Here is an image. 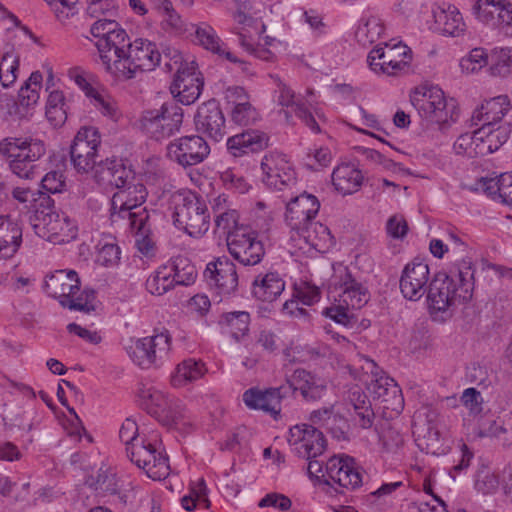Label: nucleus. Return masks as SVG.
I'll return each mask as SVG.
<instances>
[{
  "instance_id": "obj_54",
  "label": "nucleus",
  "mask_w": 512,
  "mask_h": 512,
  "mask_svg": "<svg viewBox=\"0 0 512 512\" xmlns=\"http://www.w3.org/2000/svg\"><path fill=\"white\" fill-rule=\"evenodd\" d=\"M488 64V54L483 48H474L460 61L462 72L472 74Z\"/></svg>"
},
{
  "instance_id": "obj_21",
  "label": "nucleus",
  "mask_w": 512,
  "mask_h": 512,
  "mask_svg": "<svg viewBox=\"0 0 512 512\" xmlns=\"http://www.w3.org/2000/svg\"><path fill=\"white\" fill-rule=\"evenodd\" d=\"M43 214L39 223L33 224L35 233L54 244H62L74 239L77 234L75 224L65 214L49 211Z\"/></svg>"
},
{
  "instance_id": "obj_61",
  "label": "nucleus",
  "mask_w": 512,
  "mask_h": 512,
  "mask_svg": "<svg viewBox=\"0 0 512 512\" xmlns=\"http://www.w3.org/2000/svg\"><path fill=\"white\" fill-rule=\"evenodd\" d=\"M239 214L235 209H226L220 211V214L215 216V223L218 229L223 230L224 233L229 236V233H233L238 227Z\"/></svg>"
},
{
  "instance_id": "obj_13",
  "label": "nucleus",
  "mask_w": 512,
  "mask_h": 512,
  "mask_svg": "<svg viewBox=\"0 0 512 512\" xmlns=\"http://www.w3.org/2000/svg\"><path fill=\"white\" fill-rule=\"evenodd\" d=\"M328 380L308 370L298 368L287 377L286 384L282 385V392L287 397L299 393L303 400L316 402L321 400L327 393Z\"/></svg>"
},
{
  "instance_id": "obj_36",
  "label": "nucleus",
  "mask_w": 512,
  "mask_h": 512,
  "mask_svg": "<svg viewBox=\"0 0 512 512\" xmlns=\"http://www.w3.org/2000/svg\"><path fill=\"white\" fill-rule=\"evenodd\" d=\"M21 223L10 216L0 217V259L12 258L22 244Z\"/></svg>"
},
{
  "instance_id": "obj_31",
  "label": "nucleus",
  "mask_w": 512,
  "mask_h": 512,
  "mask_svg": "<svg viewBox=\"0 0 512 512\" xmlns=\"http://www.w3.org/2000/svg\"><path fill=\"white\" fill-rule=\"evenodd\" d=\"M433 30L452 37L460 36L466 30L463 17L454 5L443 3L433 9Z\"/></svg>"
},
{
  "instance_id": "obj_1",
  "label": "nucleus",
  "mask_w": 512,
  "mask_h": 512,
  "mask_svg": "<svg viewBox=\"0 0 512 512\" xmlns=\"http://www.w3.org/2000/svg\"><path fill=\"white\" fill-rule=\"evenodd\" d=\"M474 269L470 260H462L449 273L439 272L430 281L427 301L432 315L454 311L473 295Z\"/></svg>"
},
{
  "instance_id": "obj_6",
  "label": "nucleus",
  "mask_w": 512,
  "mask_h": 512,
  "mask_svg": "<svg viewBox=\"0 0 512 512\" xmlns=\"http://www.w3.org/2000/svg\"><path fill=\"white\" fill-rule=\"evenodd\" d=\"M174 223L192 237H199L208 231L209 214L205 202L194 193L173 196Z\"/></svg>"
},
{
  "instance_id": "obj_33",
  "label": "nucleus",
  "mask_w": 512,
  "mask_h": 512,
  "mask_svg": "<svg viewBox=\"0 0 512 512\" xmlns=\"http://www.w3.org/2000/svg\"><path fill=\"white\" fill-rule=\"evenodd\" d=\"M284 398L287 394L282 392V385L264 391L251 388L243 394V401L249 408L263 410L275 418L280 413V402Z\"/></svg>"
},
{
  "instance_id": "obj_15",
  "label": "nucleus",
  "mask_w": 512,
  "mask_h": 512,
  "mask_svg": "<svg viewBox=\"0 0 512 512\" xmlns=\"http://www.w3.org/2000/svg\"><path fill=\"white\" fill-rule=\"evenodd\" d=\"M100 135L94 127L81 128L71 145L70 157L74 168L80 173H88L96 164Z\"/></svg>"
},
{
  "instance_id": "obj_2",
  "label": "nucleus",
  "mask_w": 512,
  "mask_h": 512,
  "mask_svg": "<svg viewBox=\"0 0 512 512\" xmlns=\"http://www.w3.org/2000/svg\"><path fill=\"white\" fill-rule=\"evenodd\" d=\"M329 290L334 297L339 298L340 304L327 308L326 315L344 325L349 322L348 308L359 309L370 297L368 288L343 265L333 267Z\"/></svg>"
},
{
  "instance_id": "obj_5",
  "label": "nucleus",
  "mask_w": 512,
  "mask_h": 512,
  "mask_svg": "<svg viewBox=\"0 0 512 512\" xmlns=\"http://www.w3.org/2000/svg\"><path fill=\"white\" fill-rule=\"evenodd\" d=\"M411 104L419 115L439 125L455 122L458 111L453 99L447 101L444 92L438 87H419L410 96Z\"/></svg>"
},
{
  "instance_id": "obj_49",
  "label": "nucleus",
  "mask_w": 512,
  "mask_h": 512,
  "mask_svg": "<svg viewBox=\"0 0 512 512\" xmlns=\"http://www.w3.org/2000/svg\"><path fill=\"white\" fill-rule=\"evenodd\" d=\"M511 131V125L508 123L500 124L496 128L494 126L480 127V134L483 135L487 154L498 150L506 143Z\"/></svg>"
},
{
  "instance_id": "obj_42",
  "label": "nucleus",
  "mask_w": 512,
  "mask_h": 512,
  "mask_svg": "<svg viewBox=\"0 0 512 512\" xmlns=\"http://www.w3.org/2000/svg\"><path fill=\"white\" fill-rule=\"evenodd\" d=\"M97 174L100 181L115 186L118 190L131 185L129 183V179L132 178L131 171L116 160L101 163L98 166Z\"/></svg>"
},
{
  "instance_id": "obj_56",
  "label": "nucleus",
  "mask_w": 512,
  "mask_h": 512,
  "mask_svg": "<svg viewBox=\"0 0 512 512\" xmlns=\"http://www.w3.org/2000/svg\"><path fill=\"white\" fill-rule=\"evenodd\" d=\"M168 9L161 11L163 14L162 28L172 34L182 35L189 29L187 24L182 20L181 16L174 10L172 4Z\"/></svg>"
},
{
  "instance_id": "obj_34",
  "label": "nucleus",
  "mask_w": 512,
  "mask_h": 512,
  "mask_svg": "<svg viewBox=\"0 0 512 512\" xmlns=\"http://www.w3.org/2000/svg\"><path fill=\"white\" fill-rule=\"evenodd\" d=\"M44 290L61 304L64 298H69L73 292L80 290L78 274L74 270H57L46 277Z\"/></svg>"
},
{
  "instance_id": "obj_57",
  "label": "nucleus",
  "mask_w": 512,
  "mask_h": 512,
  "mask_svg": "<svg viewBox=\"0 0 512 512\" xmlns=\"http://www.w3.org/2000/svg\"><path fill=\"white\" fill-rule=\"evenodd\" d=\"M258 117V112L249 101L240 102L231 109V119L238 125L246 126L253 124Z\"/></svg>"
},
{
  "instance_id": "obj_53",
  "label": "nucleus",
  "mask_w": 512,
  "mask_h": 512,
  "mask_svg": "<svg viewBox=\"0 0 512 512\" xmlns=\"http://www.w3.org/2000/svg\"><path fill=\"white\" fill-rule=\"evenodd\" d=\"M136 233V244L138 250L145 256H152L155 251V242L150 237V219L143 221V224H129Z\"/></svg>"
},
{
  "instance_id": "obj_55",
  "label": "nucleus",
  "mask_w": 512,
  "mask_h": 512,
  "mask_svg": "<svg viewBox=\"0 0 512 512\" xmlns=\"http://www.w3.org/2000/svg\"><path fill=\"white\" fill-rule=\"evenodd\" d=\"M96 263L104 267H113L120 260V249L112 242H102L97 244Z\"/></svg>"
},
{
  "instance_id": "obj_28",
  "label": "nucleus",
  "mask_w": 512,
  "mask_h": 512,
  "mask_svg": "<svg viewBox=\"0 0 512 512\" xmlns=\"http://www.w3.org/2000/svg\"><path fill=\"white\" fill-rule=\"evenodd\" d=\"M191 28L194 30L193 42L203 49L224 57L226 60L232 63H240L244 67L243 71L246 70V62L237 58L231 51L228 50L226 44L218 36L216 30L207 22H199L197 24H191Z\"/></svg>"
},
{
  "instance_id": "obj_50",
  "label": "nucleus",
  "mask_w": 512,
  "mask_h": 512,
  "mask_svg": "<svg viewBox=\"0 0 512 512\" xmlns=\"http://www.w3.org/2000/svg\"><path fill=\"white\" fill-rule=\"evenodd\" d=\"M96 292L93 289L85 288L83 291H75L69 298L61 301V306L70 310L83 313H90L95 310Z\"/></svg>"
},
{
  "instance_id": "obj_27",
  "label": "nucleus",
  "mask_w": 512,
  "mask_h": 512,
  "mask_svg": "<svg viewBox=\"0 0 512 512\" xmlns=\"http://www.w3.org/2000/svg\"><path fill=\"white\" fill-rule=\"evenodd\" d=\"M320 208L319 200L312 194L303 192L287 203L285 220L293 231L313 220Z\"/></svg>"
},
{
  "instance_id": "obj_18",
  "label": "nucleus",
  "mask_w": 512,
  "mask_h": 512,
  "mask_svg": "<svg viewBox=\"0 0 512 512\" xmlns=\"http://www.w3.org/2000/svg\"><path fill=\"white\" fill-rule=\"evenodd\" d=\"M287 440L295 453L305 459L317 458L326 449L323 433L313 425L299 424L291 427Z\"/></svg>"
},
{
  "instance_id": "obj_63",
  "label": "nucleus",
  "mask_w": 512,
  "mask_h": 512,
  "mask_svg": "<svg viewBox=\"0 0 512 512\" xmlns=\"http://www.w3.org/2000/svg\"><path fill=\"white\" fill-rule=\"evenodd\" d=\"M118 31L125 30L116 21L110 19H99L91 26V34L97 40L116 34Z\"/></svg>"
},
{
  "instance_id": "obj_40",
  "label": "nucleus",
  "mask_w": 512,
  "mask_h": 512,
  "mask_svg": "<svg viewBox=\"0 0 512 512\" xmlns=\"http://www.w3.org/2000/svg\"><path fill=\"white\" fill-rule=\"evenodd\" d=\"M218 324L222 333L228 334L236 342L248 335L250 314L246 311H233L221 315Z\"/></svg>"
},
{
  "instance_id": "obj_8",
  "label": "nucleus",
  "mask_w": 512,
  "mask_h": 512,
  "mask_svg": "<svg viewBox=\"0 0 512 512\" xmlns=\"http://www.w3.org/2000/svg\"><path fill=\"white\" fill-rule=\"evenodd\" d=\"M162 61V55L155 43L138 38L130 43L125 60L120 62V80H130L138 75L153 71Z\"/></svg>"
},
{
  "instance_id": "obj_16",
  "label": "nucleus",
  "mask_w": 512,
  "mask_h": 512,
  "mask_svg": "<svg viewBox=\"0 0 512 512\" xmlns=\"http://www.w3.org/2000/svg\"><path fill=\"white\" fill-rule=\"evenodd\" d=\"M210 154V146L200 135L180 137L167 146V157L182 167L202 163Z\"/></svg>"
},
{
  "instance_id": "obj_14",
  "label": "nucleus",
  "mask_w": 512,
  "mask_h": 512,
  "mask_svg": "<svg viewBox=\"0 0 512 512\" xmlns=\"http://www.w3.org/2000/svg\"><path fill=\"white\" fill-rule=\"evenodd\" d=\"M262 181L270 189L283 190L296 183V172L283 153L274 151L264 155L261 161Z\"/></svg>"
},
{
  "instance_id": "obj_10",
  "label": "nucleus",
  "mask_w": 512,
  "mask_h": 512,
  "mask_svg": "<svg viewBox=\"0 0 512 512\" xmlns=\"http://www.w3.org/2000/svg\"><path fill=\"white\" fill-rule=\"evenodd\" d=\"M126 453L131 462L143 469L151 479L161 480L169 475L167 455L150 441L143 438L133 446H127Z\"/></svg>"
},
{
  "instance_id": "obj_41",
  "label": "nucleus",
  "mask_w": 512,
  "mask_h": 512,
  "mask_svg": "<svg viewBox=\"0 0 512 512\" xmlns=\"http://www.w3.org/2000/svg\"><path fill=\"white\" fill-rule=\"evenodd\" d=\"M206 373L207 368L204 362L194 358H188L177 365L171 377V383L175 387H183L201 379Z\"/></svg>"
},
{
  "instance_id": "obj_43",
  "label": "nucleus",
  "mask_w": 512,
  "mask_h": 512,
  "mask_svg": "<svg viewBox=\"0 0 512 512\" xmlns=\"http://www.w3.org/2000/svg\"><path fill=\"white\" fill-rule=\"evenodd\" d=\"M453 149L457 155L468 158L487 155L483 135L480 134V128L472 133L461 134L454 142Z\"/></svg>"
},
{
  "instance_id": "obj_47",
  "label": "nucleus",
  "mask_w": 512,
  "mask_h": 512,
  "mask_svg": "<svg viewBox=\"0 0 512 512\" xmlns=\"http://www.w3.org/2000/svg\"><path fill=\"white\" fill-rule=\"evenodd\" d=\"M85 483L102 495H114L119 491L116 475L109 469H103L102 467L96 474L88 476Z\"/></svg>"
},
{
  "instance_id": "obj_9",
  "label": "nucleus",
  "mask_w": 512,
  "mask_h": 512,
  "mask_svg": "<svg viewBox=\"0 0 512 512\" xmlns=\"http://www.w3.org/2000/svg\"><path fill=\"white\" fill-rule=\"evenodd\" d=\"M147 197V190L141 183L128 185L114 193L111 201V216L128 218L129 224H143L149 220L148 211L142 207Z\"/></svg>"
},
{
  "instance_id": "obj_45",
  "label": "nucleus",
  "mask_w": 512,
  "mask_h": 512,
  "mask_svg": "<svg viewBox=\"0 0 512 512\" xmlns=\"http://www.w3.org/2000/svg\"><path fill=\"white\" fill-rule=\"evenodd\" d=\"M165 266L167 269H171L170 275L173 277L175 285L188 286L196 279V267L186 257H175L166 263Z\"/></svg>"
},
{
  "instance_id": "obj_17",
  "label": "nucleus",
  "mask_w": 512,
  "mask_h": 512,
  "mask_svg": "<svg viewBox=\"0 0 512 512\" xmlns=\"http://www.w3.org/2000/svg\"><path fill=\"white\" fill-rule=\"evenodd\" d=\"M287 440L295 453L305 459L317 458L326 449L323 433L313 425L299 424L291 427Z\"/></svg>"
},
{
  "instance_id": "obj_52",
  "label": "nucleus",
  "mask_w": 512,
  "mask_h": 512,
  "mask_svg": "<svg viewBox=\"0 0 512 512\" xmlns=\"http://www.w3.org/2000/svg\"><path fill=\"white\" fill-rule=\"evenodd\" d=\"M182 507L186 511H193L197 504L208 508L210 501L207 497V486L203 478L193 482L190 487V494L181 499Z\"/></svg>"
},
{
  "instance_id": "obj_59",
  "label": "nucleus",
  "mask_w": 512,
  "mask_h": 512,
  "mask_svg": "<svg viewBox=\"0 0 512 512\" xmlns=\"http://www.w3.org/2000/svg\"><path fill=\"white\" fill-rule=\"evenodd\" d=\"M220 180L228 190L244 194L250 189L246 179L233 169H226L220 173Z\"/></svg>"
},
{
  "instance_id": "obj_20",
  "label": "nucleus",
  "mask_w": 512,
  "mask_h": 512,
  "mask_svg": "<svg viewBox=\"0 0 512 512\" xmlns=\"http://www.w3.org/2000/svg\"><path fill=\"white\" fill-rule=\"evenodd\" d=\"M130 43L131 40L126 31H118L95 43L106 71L117 79L122 70L120 61L125 60Z\"/></svg>"
},
{
  "instance_id": "obj_4",
  "label": "nucleus",
  "mask_w": 512,
  "mask_h": 512,
  "mask_svg": "<svg viewBox=\"0 0 512 512\" xmlns=\"http://www.w3.org/2000/svg\"><path fill=\"white\" fill-rule=\"evenodd\" d=\"M123 348L129 358L141 368L158 367L169 358L171 337L168 331L143 338L131 337L123 341Z\"/></svg>"
},
{
  "instance_id": "obj_22",
  "label": "nucleus",
  "mask_w": 512,
  "mask_h": 512,
  "mask_svg": "<svg viewBox=\"0 0 512 512\" xmlns=\"http://www.w3.org/2000/svg\"><path fill=\"white\" fill-rule=\"evenodd\" d=\"M196 131L218 142L226 135V119L219 103L212 99L202 103L194 116Z\"/></svg>"
},
{
  "instance_id": "obj_19",
  "label": "nucleus",
  "mask_w": 512,
  "mask_h": 512,
  "mask_svg": "<svg viewBox=\"0 0 512 512\" xmlns=\"http://www.w3.org/2000/svg\"><path fill=\"white\" fill-rule=\"evenodd\" d=\"M365 372L371 374V379L367 383V389L374 398L385 403V408L396 410L402 406L403 398L401 390L394 379L382 375V370L373 360H367L366 366L363 367Z\"/></svg>"
},
{
  "instance_id": "obj_46",
  "label": "nucleus",
  "mask_w": 512,
  "mask_h": 512,
  "mask_svg": "<svg viewBox=\"0 0 512 512\" xmlns=\"http://www.w3.org/2000/svg\"><path fill=\"white\" fill-rule=\"evenodd\" d=\"M507 429L501 421L494 419L492 416H480L478 419L477 427L474 435L477 438H489L491 440H498L503 445H507L506 435Z\"/></svg>"
},
{
  "instance_id": "obj_30",
  "label": "nucleus",
  "mask_w": 512,
  "mask_h": 512,
  "mask_svg": "<svg viewBox=\"0 0 512 512\" xmlns=\"http://www.w3.org/2000/svg\"><path fill=\"white\" fill-rule=\"evenodd\" d=\"M275 82L274 100L282 107L291 108L295 115L313 132H319L320 127L309 109L296 97L295 92L278 76H271Z\"/></svg>"
},
{
  "instance_id": "obj_35",
  "label": "nucleus",
  "mask_w": 512,
  "mask_h": 512,
  "mask_svg": "<svg viewBox=\"0 0 512 512\" xmlns=\"http://www.w3.org/2000/svg\"><path fill=\"white\" fill-rule=\"evenodd\" d=\"M285 290V281L275 271L259 273L251 285L252 296L262 302L277 300Z\"/></svg>"
},
{
  "instance_id": "obj_23",
  "label": "nucleus",
  "mask_w": 512,
  "mask_h": 512,
  "mask_svg": "<svg viewBox=\"0 0 512 512\" xmlns=\"http://www.w3.org/2000/svg\"><path fill=\"white\" fill-rule=\"evenodd\" d=\"M430 283L429 266L424 261H412L404 267L399 287L404 298L420 300L427 292Z\"/></svg>"
},
{
  "instance_id": "obj_48",
  "label": "nucleus",
  "mask_w": 512,
  "mask_h": 512,
  "mask_svg": "<svg viewBox=\"0 0 512 512\" xmlns=\"http://www.w3.org/2000/svg\"><path fill=\"white\" fill-rule=\"evenodd\" d=\"M384 31L380 19L375 16L362 18L355 32V38L362 46L376 42Z\"/></svg>"
},
{
  "instance_id": "obj_37",
  "label": "nucleus",
  "mask_w": 512,
  "mask_h": 512,
  "mask_svg": "<svg viewBox=\"0 0 512 512\" xmlns=\"http://www.w3.org/2000/svg\"><path fill=\"white\" fill-rule=\"evenodd\" d=\"M269 137L259 130H246L227 140V149L234 157L259 152L268 146Z\"/></svg>"
},
{
  "instance_id": "obj_38",
  "label": "nucleus",
  "mask_w": 512,
  "mask_h": 512,
  "mask_svg": "<svg viewBox=\"0 0 512 512\" xmlns=\"http://www.w3.org/2000/svg\"><path fill=\"white\" fill-rule=\"evenodd\" d=\"M293 231H295L305 243L319 252L324 253L334 245V238L329 228L320 222L314 221V219Z\"/></svg>"
},
{
  "instance_id": "obj_7",
  "label": "nucleus",
  "mask_w": 512,
  "mask_h": 512,
  "mask_svg": "<svg viewBox=\"0 0 512 512\" xmlns=\"http://www.w3.org/2000/svg\"><path fill=\"white\" fill-rule=\"evenodd\" d=\"M182 123L183 109L174 102L163 103L158 109L145 110L139 119L141 131L156 141L179 132Z\"/></svg>"
},
{
  "instance_id": "obj_12",
  "label": "nucleus",
  "mask_w": 512,
  "mask_h": 512,
  "mask_svg": "<svg viewBox=\"0 0 512 512\" xmlns=\"http://www.w3.org/2000/svg\"><path fill=\"white\" fill-rule=\"evenodd\" d=\"M411 60V50L402 43L385 47H376L367 57L370 68L376 73L396 75L408 68Z\"/></svg>"
},
{
  "instance_id": "obj_29",
  "label": "nucleus",
  "mask_w": 512,
  "mask_h": 512,
  "mask_svg": "<svg viewBox=\"0 0 512 512\" xmlns=\"http://www.w3.org/2000/svg\"><path fill=\"white\" fill-rule=\"evenodd\" d=\"M203 79L194 67L179 70L170 85V92L178 102L184 105L193 104L200 96L203 88Z\"/></svg>"
},
{
  "instance_id": "obj_25",
  "label": "nucleus",
  "mask_w": 512,
  "mask_h": 512,
  "mask_svg": "<svg viewBox=\"0 0 512 512\" xmlns=\"http://www.w3.org/2000/svg\"><path fill=\"white\" fill-rule=\"evenodd\" d=\"M327 479L347 490H354L362 485V476L353 458L333 456L326 462Z\"/></svg>"
},
{
  "instance_id": "obj_26",
  "label": "nucleus",
  "mask_w": 512,
  "mask_h": 512,
  "mask_svg": "<svg viewBox=\"0 0 512 512\" xmlns=\"http://www.w3.org/2000/svg\"><path fill=\"white\" fill-rule=\"evenodd\" d=\"M473 13L481 22L488 23L497 20L499 28L512 36V3L508 0H477Z\"/></svg>"
},
{
  "instance_id": "obj_3",
  "label": "nucleus",
  "mask_w": 512,
  "mask_h": 512,
  "mask_svg": "<svg viewBox=\"0 0 512 512\" xmlns=\"http://www.w3.org/2000/svg\"><path fill=\"white\" fill-rule=\"evenodd\" d=\"M46 153L40 139L32 137H7L0 141V154L9 159L11 171L20 178L33 179L37 173L35 164Z\"/></svg>"
},
{
  "instance_id": "obj_60",
  "label": "nucleus",
  "mask_w": 512,
  "mask_h": 512,
  "mask_svg": "<svg viewBox=\"0 0 512 512\" xmlns=\"http://www.w3.org/2000/svg\"><path fill=\"white\" fill-rule=\"evenodd\" d=\"M499 487L498 476L488 469H482L477 473L475 488L483 494L495 492Z\"/></svg>"
},
{
  "instance_id": "obj_51",
  "label": "nucleus",
  "mask_w": 512,
  "mask_h": 512,
  "mask_svg": "<svg viewBox=\"0 0 512 512\" xmlns=\"http://www.w3.org/2000/svg\"><path fill=\"white\" fill-rule=\"evenodd\" d=\"M171 269L165 264L146 280V289L154 295H163L175 286Z\"/></svg>"
},
{
  "instance_id": "obj_11",
  "label": "nucleus",
  "mask_w": 512,
  "mask_h": 512,
  "mask_svg": "<svg viewBox=\"0 0 512 512\" xmlns=\"http://www.w3.org/2000/svg\"><path fill=\"white\" fill-rule=\"evenodd\" d=\"M227 247L230 255L245 266L259 264L264 255L265 248L258 235L247 229H237L227 236Z\"/></svg>"
},
{
  "instance_id": "obj_64",
  "label": "nucleus",
  "mask_w": 512,
  "mask_h": 512,
  "mask_svg": "<svg viewBox=\"0 0 512 512\" xmlns=\"http://www.w3.org/2000/svg\"><path fill=\"white\" fill-rule=\"evenodd\" d=\"M94 106L105 116L115 118L117 107L115 101L106 93L97 91L91 98Z\"/></svg>"
},
{
  "instance_id": "obj_32",
  "label": "nucleus",
  "mask_w": 512,
  "mask_h": 512,
  "mask_svg": "<svg viewBox=\"0 0 512 512\" xmlns=\"http://www.w3.org/2000/svg\"><path fill=\"white\" fill-rule=\"evenodd\" d=\"M510 107V100L506 95L485 100L474 110L471 116L472 124L481 125V127L495 126L507 114Z\"/></svg>"
},
{
  "instance_id": "obj_58",
  "label": "nucleus",
  "mask_w": 512,
  "mask_h": 512,
  "mask_svg": "<svg viewBox=\"0 0 512 512\" xmlns=\"http://www.w3.org/2000/svg\"><path fill=\"white\" fill-rule=\"evenodd\" d=\"M185 409L184 405L179 399L172 397L167 409L160 416L159 420L167 426H177L185 424Z\"/></svg>"
},
{
  "instance_id": "obj_24",
  "label": "nucleus",
  "mask_w": 512,
  "mask_h": 512,
  "mask_svg": "<svg viewBox=\"0 0 512 512\" xmlns=\"http://www.w3.org/2000/svg\"><path fill=\"white\" fill-rule=\"evenodd\" d=\"M203 276L208 285L215 288L219 294L230 295L237 289L236 266L226 257L209 262Z\"/></svg>"
},
{
  "instance_id": "obj_44",
  "label": "nucleus",
  "mask_w": 512,
  "mask_h": 512,
  "mask_svg": "<svg viewBox=\"0 0 512 512\" xmlns=\"http://www.w3.org/2000/svg\"><path fill=\"white\" fill-rule=\"evenodd\" d=\"M141 406L157 419L165 412L172 397L153 387L144 388L140 394Z\"/></svg>"
},
{
  "instance_id": "obj_62",
  "label": "nucleus",
  "mask_w": 512,
  "mask_h": 512,
  "mask_svg": "<svg viewBox=\"0 0 512 512\" xmlns=\"http://www.w3.org/2000/svg\"><path fill=\"white\" fill-rule=\"evenodd\" d=\"M461 402L473 416H479L483 411V397L475 388L465 389L461 396Z\"/></svg>"
},
{
  "instance_id": "obj_39",
  "label": "nucleus",
  "mask_w": 512,
  "mask_h": 512,
  "mask_svg": "<svg viewBox=\"0 0 512 512\" xmlns=\"http://www.w3.org/2000/svg\"><path fill=\"white\" fill-rule=\"evenodd\" d=\"M332 183L338 192L344 195L352 194L361 187L363 175L354 165L343 163L333 170Z\"/></svg>"
}]
</instances>
